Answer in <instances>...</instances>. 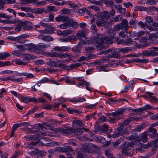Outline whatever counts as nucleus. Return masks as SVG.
Segmentation results:
<instances>
[{
	"instance_id": "c9c22d12",
	"label": "nucleus",
	"mask_w": 158,
	"mask_h": 158,
	"mask_svg": "<svg viewBox=\"0 0 158 158\" xmlns=\"http://www.w3.org/2000/svg\"><path fill=\"white\" fill-rule=\"evenodd\" d=\"M41 39L43 40L48 41H52L53 40V39L50 36H43Z\"/></svg>"
},
{
	"instance_id": "e433bc0d",
	"label": "nucleus",
	"mask_w": 158,
	"mask_h": 158,
	"mask_svg": "<svg viewBox=\"0 0 158 158\" xmlns=\"http://www.w3.org/2000/svg\"><path fill=\"white\" fill-rule=\"evenodd\" d=\"M135 10L136 11H146L147 9L143 6H136L135 7Z\"/></svg>"
},
{
	"instance_id": "8fccbe9b",
	"label": "nucleus",
	"mask_w": 158,
	"mask_h": 158,
	"mask_svg": "<svg viewBox=\"0 0 158 158\" xmlns=\"http://www.w3.org/2000/svg\"><path fill=\"white\" fill-rule=\"evenodd\" d=\"M106 140L105 139L104 137H102L101 139V142L105 143L103 145V146L104 147H107L110 144V142L107 141L106 142V143H105Z\"/></svg>"
},
{
	"instance_id": "3c124183",
	"label": "nucleus",
	"mask_w": 158,
	"mask_h": 158,
	"mask_svg": "<svg viewBox=\"0 0 158 158\" xmlns=\"http://www.w3.org/2000/svg\"><path fill=\"white\" fill-rule=\"evenodd\" d=\"M27 37V35L25 34H22L18 37H16L17 40H20L25 39Z\"/></svg>"
},
{
	"instance_id": "5fc2aeb1",
	"label": "nucleus",
	"mask_w": 158,
	"mask_h": 158,
	"mask_svg": "<svg viewBox=\"0 0 158 158\" xmlns=\"http://www.w3.org/2000/svg\"><path fill=\"white\" fill-rule=\"evenodd\" d=\"M89 8L94 10L95 11H98L100 10V8L99 7L95 6L93 5L89 6Z\"/></svg>"
},
{
	"instance_id": "a878e982",
	"label": "nucleus",
	"mask_w": 158,
	"mask_h": 158,
	"mask_svg": "<svg viewBox=\"0 0 158 158\" xmlns=\"http://www.w3.org/2000/svg\"><path fill=\"white\" fill-rule=\"evenodd\" d=\"M65 81L68 84L73 85L76 84L75 81L70 79L69 77L68 76H65Z\"/></svg>"
},
{
	"instance_id": "72a5a7b5",
	"label": "nucleus",
	"mask_w": 158,
	"mask_h": 158,
	"mask_svg": "<svg viewBox=\"0 0 158 158\" xmlns=\"http://www.w3.org/2000/svg\"><path fill=\"white\" fill-rule=\"evenodd\" d=\"M15 73L14 71L8 70H5L0 72L1 74H10Z\"/></svg>"
},
{
	"instance_id": "4d7b16f0",
	"label": "nucleus",
	"mask_w": 158,
	"mask_h": 158,
	"mask_svg": "<svg viewBox=\"0 0 158 158\" xmlns=\"http://www.w3.org/2000/svg\"><path fill=\"white\" fill-rule=\"evenodd\" d=\"M143 108L144 111L153 109V107L149 104L145 105L143 107Z\"/></svg>"
},
{
	"instance_id": "774afa93",
	"label": "nucleus",
	"mask_w": 158,
	"mask_h": 158,
	"mask_svg": "<svg viewBox=\"0 0 158 158\" xmlns=\"http://www.w3.org/2000/svg\"><path fill=\"white\" fill-rule=\"evenodd\" d=\"M47 8L50 11H56L57 10L55 6H49Z\"/></svg>"
},
{
	"instance_id": "9b49d317",
	"label": "nucleus",
	"mask_w": 158,
	"mask_h": 158,
	"mask_svg": "<svg viewBox=\"0 0 158 158\" xmlns=\"http://www.w3.org/2000/svg\"><path fill=\"white\" fill-rule=\"evenodd\" d=\"M16 76H26V78H33L34 77V75L33 74L30 73H28L26 72L19 73L18 72H16Z\"/></svg>"
},
{
	"instance_id": "69168bd1",
	"label": "nucleus",
	"mask_w": 158,
	"mask_h": 158,
	"mask_svg": "<svg viewBox=\"0 0 158 158\" xmlns=\"http://www.w3.org/2000/svg\"><path fill=\"white\" fill-rule=\"evenodd\" d=\"M95 56H96L93 54H90L88 56L86 57V61H88L89 60L92 59L94 58Z\"/></svg>"
},
{
	"instance_id": "ddd939ff",
	"label": "nucleus",
	"mask_w": 158,
	"mask_h": 158,
	"mask_svg": "<svg viewBox=\"0 0 158 158\" xmlns=\"http://www.w3.org/2000/svg\"><path fill=\"white\" fill-rule=\"evenodd\" d=\"M123 126H121L120 128L118 127L117 132L112 135L111 137L113 138H114L122 135H123Z\"/></svg>"
},
{
	"instance_id": "338daca9",
	"label": "nucleus",
	"mask_w": 158,
	"mask_h": 158,
	"mask_svg": "<svg viewBox=\"0 0 158 158\" xmlns=\"http://www.w3.org/2000/svg\"><path fill=\"white\" fill-rule=\"evenodd\" d=\"M95 56H96L93 54H90L88 56L86 57V61H88L89 60L92 59L94 58Z\"/></svg>"
},
{
	"instance_id": "39448f33",
	"label": "nucleus",
	"mask_w": 158,
	"mask_h": 158,
	"mask_svg": "<svg viewBox=\"0 0 158 158\" xmlns=\"http://www.w3.org/2000/svg\"><path fill=\"white\" fill-rule=\"evenodd\" d=\"M129 147L128 143L126 142H124L122 152L124 155L131 157L133 155V154L132 152H131V153H130V151H128L130 150Z\"/></svg>"
},
{
	"instance_id": "4be33fe9",
	"label": "nucleus",
	"mask_w": 158,
	"mask_h": 158,
	"mask_svg": "<svg viewBox=\"0 0 158 158\" xmlns=\"http://www.w3.org/2000/svg\"><path fill=\"white\" fill-rule=\"evenodd\" d=\"M148 131L144 132L141 135V140L143 142H146L148 141L147 135Z\"/></svg>"
},
{
	"instance_id": "a211bd4d",
	"label": "nucleus",
	"mask_w": 158,
	"mask_h": 158,
	"mask_svg": "<svg viewBox=\"0 0 158 158\" xmlns=\"http://www.w3.org/2000/svg\"><path fill=\"white\" fill-rule=\"evenodd\" d=\"M148 131L149 133H151L150 135L152 138H154L156 136L157 132L155 128L153 127H150L149 128V131ZM149 135H150L149 134Z\"/></svg>"
},
{
	"instance_id": "412c9836",
	"label": "nucleus",
	"mask_w": 158,
	"mask_h": 158,
	"mask_svg": "<svg viewBox=\"0 0 158 158\" xmlns=\"http://www.w3.org/2000/svg\"><path fill=\"white\" fill-rule=\"evenodd\" d=\"M121 27L122 29H124L126 31H127L128 27V21L126 20L123 19L122 22Z\"/></svg>"
},
{
	"instance_id": "052dcab7",
	"label": "nucleus",
	"mask_w": 158,
	"mask_h": 158,
	"mask_svg": "<svg viewBox=\"0 0 158 158\" xmlns=\"http://www.w3.org/2000/svg\"><path fill=\"white\" fill-rule=\"evenodd\" d=\"M118 121L117 119L114 117H110L109 119V122L111 123H116Z\"/></svg>"
},
{
	"instance_id": "0e129e2a",
	"label": "nucleus",
	"mask_w": 158,
	"mask_h": 158,
	"mask_svg": "<svg viewBox=\"0 0 158 158\" xmlns=\"http://www.w3.org/2000/svg\"><path fill=\"white\" fill-rule=\"evenodd\" d=\"M21 127L20 123H16L14 124L13 127H12V130L15 131L17 129V128Z\"/></svg>"
},
{
	"instance_id": "0eeeda50",
	"label": "nucleus",
	"mask_w": 158,
	"mask_h": 158,
	"mask_svg": "<svg viewBox=\"0 0 158 158\" xmlns=\"http://www.w3.org/2000/svg\"><path fill=\"white\" fill-rule=\"evenodd\" d=\"M1 56H3V57L0 58V59H6V58L8 56H11V54L8 53L7 52H5L3 54H2L1 53H0V55ZM10 63V62L9 61H7V62H0V67H3L5 66H7L9 65V64Z\"/></svg>"
},
{
	"instance_id": "2f4dec72",
	"label": "nucleus",
	"mask_w": 158,
	"mask_h": 158,
	"mask_svg": "<svg viewBox=\"0 0 158 158\" xmlns=\"http://www.w3.org/2000/svg\"><path fill=\"white\" fill-rule=\"evenodd\" d=\"M72 11V10L70 9L63 8L61 10V12L62 13V14L68 15L70 14L71 13Z\"/></svg>"
},
{
	"instance_id": "bb28decb",
	"label": "nucleus",
	"mask_w": 158,
	"mask_h": 158,
	"mask_svg": "<svg viewBox=\"0 0 158 158\" xmlns=\"http://www.w3.org/2000/svg\"><path fill=\"white\" fill-rule=\"evenodd\" d=\"M77 128V129L73 131V132L75 135H80L83 133V131L81 127H79Z\"/></svg>"
},
{
	"instance_id": "79ce46f5",
	"label": "nucleus",
	"mask_w": 158,
	"mask_h": 158,
	"mask_svg": "<svg viewBox=\"0 0 158 158\" xmlns=\"http://www.w3.org/2000/svg\"><path fill=\"white\" fill-rule=\"evenodd\" d=\"M65 3L67 5L70 6L71 8H75L77 7V6L76 4L72 3L70 2H66Z\"/></svg>"
},
{
	"instance_id": "bf43d9fd",
	"label": "nucleus",
	"mask_w": 158,
	"mask_h": 158,
	"mask_svg": "<svg viewBox=\"0 0 158 158\" xmlns=\"http://www.w3.org/2000/svg\"><path fill=\"white\" fill-rule=\"evenodd\" d=\"M47 100L44 99L43 98L41 97L40 98H37V102H42L43 103H45Z\"/></svg>"
},
{
	"instance_id": "b1692460",
	"label": "nucleus",
	"mask_w": 158,
	"mask_h": 158,
	"mask_svg": "<svg viewBox=\"0 0 158 158\" xmlns=\"http://www.w3.org/2000/svg\"><path fill=\"white\" fill-rule=\"evenodd\" d=\"M118 51L123 53H126L130 52L131 51V48L129 47H126L119 49Z\"/></svg>"
},
{
	"instance_id": "9d476101",
	"label": "nucleus",
	"mask_w": 158,
	"mask_h": 158,
	"mask_svg": "<svg viewBox=\"0 0 158 158\" xmlns=\"http://www.w3.org/2000/svg\"><path fill=\"white\" fill-rule=\"evenodd\" d=\"M55 20L58 22H60L61 21L65 22L68 21L69 19L68 17L65 15H59L57 17L55 18Z\"/></svg>"
},
{
	"instance_id": "ea45409f",
	"label": "nucleus",
	"mask_w": 158,
	"mask_h": 158,
	"mask_svg": "<svg viewBox=\"0 0 158 158\" xmlns=\"http://www.w3.org/2000/svg\"><path fill=\"white\" fill-rule=\"evenodd\" d=\"M139 142L140 141H139ZM138 144L142 148L145 149H147L149 147L151 146V145L148 143L147 144H145L141 143L139 142V144H138V143H137V145Z\"/></svg>"
},
{
	"instance_id": "423d86ee",
	"label": "nucleus",
	"mask_w": 158,
	"mask_h": 158,
	"mask_svg": "<svg viewBox=\"0 0 158 158\" xmlns=\"http://www.w3.org/2000/svg\"><path fill=\"white\" fill-rule=\"evenodd\" d=\"M57 132L61 135L71 134L73 133V129L71 127L66 128H58L56 130Z\"/></svg>"
},
{
	"instance_id": "cd10ccee",
	"label": "nucleus",
	"mask_w": 158,
	"mask_h": 158,
	"mask_svg": "<svg viewBox=\"0 0 158 158\" xmlns=\"http://www.w3.org/2000/svg\"><path fill=\"white\" fill-rule=\"evenodd\" d=\"M70 24H69L68 21L67 23H64V24H62L60 25H59L57 26L58 28H61L63 29H65L67 28H69L70 27H69L70 25Z\"/></svg>"
},
{
	"instance_id": "473e14b6",
	"label": "nucleus",
	"mask_w": 158,
	"mask_h": 158,
	"mask_svg": "<svg viewBox=\"0 0 158 158\" xmlns=\"http://www.w3.org/2000/svg\"><path fill=\"white\" fill-rule=\"evenodd\" d=\"M21 28H22V26L21 21L17 24L15 30L16 31L18 32L21 31Z\"/></svg>"
},
{
	"instance_id": "680f3d73",
	"label": "nucleus",
	"mask_w": 158,
	"mask_h": 158,
	"mask_svg": "<svg viewBox=\"0 0 158 158\" xmlns=\"http://www.w3.org/2000/svg\"><path fill=\"white\" fill-rule=\"evenodd\" d=\"M47 64L48 65L51 66H57L56 63L54 61H50L48 62Z\"/></svg>"
},
{
	"instance_id": "6ab92c4d",
	"label": "nucleus",
	"mask_w": 158,
	"mask_h": 158,
	"mask_svg": "<svg viewBox=\"0 0 158 158\" xmlns=\"http://www.w3.org/2000/svg\"><path fill=\"white\" fill-rule=\"evenodd\" d=\"M69 57V55L65 53H57L56 52H55L54 57L67 58Z\"/></svg>"
},
{
	"instance_id": "20e7f679",
	"label": "nucleus",
	"mask_w": 158,
	"mask_h": 158,
	"mask_svg": "<svg viewBox=\"0 0 158 158\" xmlns=\"http://www.w3.org/2000/svg\"><path fill=\"white\" fill-rule=\"evenodd\" d=\"M123 112H124V110L123 109H120L114 112L110 113V114L118 120L123 118Z\"/></svg>"
},
{
	"instance_id": "dca6fc26",
	"label": "nucleus",
	"mask_w": 158,
	"mask_h": 158,
	"mask_svg": "<svg viewBox=\"0 0 158 158\" xmlns=\"http://www.w3.org/2000/svg\"><path fill=\"white\" fill-rule=\"evenodd\" d=\"M73 127L75 128L81 127L82 126L84 125L81 121L75 120L73 121Z\"/></svg>"
},
{
	"instance_id": "e2e57ef3",
	"label": "nucleus",
	"mask_w": 158,
	"mask_h": 158,
	"mask_svg": "<svg viewBox=\"0 0 158 158\" xmlns=\"http://www.w3.org/2000/svg\"><path fill=\"white\" fill-rule=\"evenodd\" d=\"M91 29L93 30L94 34L96 33L97 31V29L96 25L93 24L91 26Z\"/></svg>"
},
{
	"instance_id": "393cba45",
	"label": "nucleus",
	"mask_w": 158,
	"mask_h": 158,
	"mask_svg": "<svg viewBox=\"0 0 158 158\" xmlns=\"http://www.w3.org/2000/svg\"><path fill=\"white\" fill-rule=\"evenodd\" d=\"M158 37V35L156 33H153L149 35L148 40L150 41H153L156 40Z\"/></svg>"
},
{
	"instance_id": "7ed1b4c3",
	"label": "nucleus",
	"mask_w": 158,
	"mask_h": 158,
	"mask_svg": "<svg viewBox=\"0 0 158 158\" xmlns=\"http://www.w3.org/2000/svg\"><path fill=\"white\" fill-rule=\"evenodd\" d=\"M56 149L60 152H65L68 155H71L75 154L73 148L70 146H67L66 148L59 147L56 148Z\"/></svg>"
},
{
	"instance_id": "7c9ffc66",
	"label": "nucleus",
	"mask_w": 158,
	"mask_h": 158,
	"mask_svg": "<svg viewBox=\"0 0 158 158\" xmlns=\"http://www.w3.org/2000/svg\"><path fill=\"white\" fill-rule=\"evenodd\" d=\"M73 31L71 29H67L64 30L63 31V36H67L71 34Z\"/></svg>"
},
{
	"instance_id": "2eb2a0df",
	"label": "nucleus",
	"mask_w": 158,
	"mask_h": 158,
	"mask_svg": "<svg viewBox=\"0 0 158 158\" xmlns=\"http://www.w3.org/2000/svg\"><path fill=\"white\" fill-rule=\"evenodd\" d=\"M132 40L131 38H128L126 39L125 40H121L118 43L119 44H123V45H127L128 46L132 43Z\"/></svg>"
},
{
	"instance_id": "58836bf2",
	"label": "nucleus",
	"mask_w": 158,
	"mask_h": 158,
	"mask_svg": "<svg viewBox=\"0 0 158 158\" xmlns=\"http://www.w3.org/2000/svg\"><path fill=\"white\" fill-rule=\"evenodd\" d=\"M147 94L149 96L150 99L152 101L154 102L156 100V97L152 96L154 95V94L153 93H152L149 92H147Z\"/></svg>"
},
{
	"instance_id": "de8ad7c7",
	"label": "nucleus",
	"mask_w": 158,
	"mask_h": 158,
	"mask_svg": "<svg viewBox=\"0 0 158 158\" xmlns=\"http://www.w3.org/2000/svg\"><path fill=\"white\" fill-rule=\"evenodd\" d=\"M96 114V112L93 114L88 115L86 116L85 119L86 120H88L90 118H94L95 115Z\"/></svg>"
},
{
	"instance_id": "09e8293b",
	"label": "nucleus",
	"mask_w": 158,
	"mask_h": 158,
	"mask_svg": "<svg viewBox=\"0 0 158 158\" xmlns=\"http://www.w3.org/2000/svg\"><path fill=\"white\" fill-rule=\"evenodd\" d=\"M12 76H8L6 77H0V80L2 81H6L8 80H10L12 81Z\"/></svg>"
},
{
	"instance_id": "a18cd8bd",
	"label": "nucleus",
	"mask_w": 158,
	"mask_h": 158,
	"mask_svg": "<svg viewBox=\"0 0 158 158\" xmlns=\"http://www.w3.org/2000/svg\"><path fill=\"white\" fill-rule=\"evenodd\" d=\"M94 49V48L93 46L86 47L85 48V51L87 53L91 52Z\"/></svg>"
},
{
	"instance_id": "49530a36",
	"label": "nucleus",
	"mask_w": 158,
	"mask_h": 158,
	"mask_svg": "<svg viewBox=\"0 0 158 158\" xmlns=\"http://www.w3.org/2000/svg\"><path fill=\"white\" fill-rule=\"evenodd\" d=\"M12 54L14 56H19L21 54V52L19 50H15L12 52Z\"/></svg>"
},
{
	"instance_id": "a19ab883",
	"label": "nucleus",
	"mask_w": 158,
	"mask_h": 158,
	"mask_svg": "<svg viewBox=\"0 0 158 158\" xmlns=\"http://www.w3.org/2000/svg\"><path fill=\"white\" fill-rule=\"evenodd\" d=\"M0 18L11 19L12 18V17L11 16L6 15L4 13H0Z\"/></svg>"
},
{
	"instance_id": "37998d69",
	"label": "nucleus",
	"mask_w": 158,
	"mask_h": 158,
	"mask_svg": "<svg viewBox=\"0 0 158 158\" xmlns=\"http://www.w3.org/2000/svg\"><path fill=\"white\" fill-rule=\"evenodd\" d=\"M16 47L17 48L19 49L21 51H24L27 49L25 46V44L24 45H15Z\"/></svg>"
},
{
	"instance_id": "5701e85b",
	"label": "nucleus",
	"mask_w": 158,
	"mask_h": 158,
	"mask_svg": "<svg viewBox=\"0 0 158 158\" xmlns=\"http://www.w3.org/2000/svg\"><path fill=\"white\" fill-rule=\"evenodd\" d=\"M76 36L79 40H81L82 37H84L85 40H86L87 39L86 34L82 31L77 33L76 34Z\"/></svg>"
},
{
	"instance_id": "6e6552de",
	"label": "nucleus",
	"mask_w": 158,
	"mask_h": 158,
	"mask_svg": "<svg viewBox=\"0 0 158 158\" xmlns=\"http://www.w3.org/2000/svg\"><path fill=\"white\" fill-rule=\"evenodd\" d=\"M142 54L144 56H156L158 55V53L154 50H151L149 51L145 50L142 52Z\"/></svg>"
},
{
	"instance_id": "f8f14e48",
	"label": "nucleus",
	"mask_w": 158,
	"mask_h": 158,
	"mask_svg": "<svg viewBox=\"0 0 158 158\" xmlns=\"http://www.w3.org/2000/svg\"><path fill=\"white\" fill-rule=\"evenodd\" d=\"M129 140H135L134 142V143H133L134 144L137 145V143L139 144V140L138 139V134L136 133H135L132 134V135L130 136L128 138Z\"/></svg>"
},
{
	"instance_id": "f257e3e1",
	"label": "nucleus",
	"mask_w": 158,
	"mask_h": 158,
	"mask_svg": "<svg viewBox=\"0 0 158 158\" xmlns=\"http://www.w3.org/2000/svg\"><path fill=\"white\" fill-rule=\"evenodd\" d=\"M115 33V31L113 30L110 29L108 31V33H110V38L107 37L104 39V41L102 39L99 38H95L94 39L93 37L90 38L89 40H87L86 42L83 41L80 44L81 46H82L83 44L86 45V44H90L93 43V40L98 45H102L104 43H106L108 44H111L113 43L112 39L114 38V35Z\"/></svg>"
},
{
	"instance_id": "aec40b11",
	"label": "nucleus",
	"mask_w": 158,
	"mask_h": 158,
	"mask_svg": "<svg viewBox=\"0 0 158 158\" xmlns=\"http://www.w3.org/2000/svg\"><path fill=\"white\" fill-rule=\"evenodd\" d=\"M25 46L27 47L28 50L30 51H37V45L33 44H25Z\"/></svg>"
},
{
	"instance_id": "f03ea898",
	"label": "nucleus",
	"mask_w": 158,
	"mask_h": 158,
	"mask_svg": "<svg viewBox=\"0 0 158 158\" xmlns=\"http://www.w3.org/2000/svg\"><path fill=\"white\" fill-rule=\"evenodd\" d=\"M110 17L109 12L107 10L104 11L97 16L96 23L99 27L103 26L106 24Z\"/></svg>"
},
{
	"instance_id": "c03bdc74",
	"label": "nucleus",
	"mask_w": 158,
	"mask_h": 158,
	"mask_svg": "<svg viewBox=\"0 0 158 158\" xmlns=\"http://www.w3.org/2000/svg\"><path fill=\"white\" fill-rule=\"evenodd\" d=\"M158 0H148L146 3L148 5H152L156 3Z\"/></svg>"
},
{
	"instance_id": "4468645a",
	"label": "nucleus",
	"mask_w": 158,
	"mask_h": 158,
	"mask_svg": "<svg viewBox=\"0 0 158 158\" xmlns=\"http://www.w3.org/2000/svg\"><path fill=\"white\" fill-rule=\"evenodd\" d=\"M50 47L49 44H45L43 43H39L37 45V51L44 50L46 48Z\"/></svg>"
},
{
	"instance_id": "1a4fd4ad",
	"label": "nucleus",
	"mask_w": 158,
	"mask_h": 158,
	"mask_svg": "<svg viewBox=\"0 0 158 158\" xmlns=\"http://www.w3.org/2000/svg\"><path fill=\"white\" fill-rule=\"evenodd\" d=\"M22 28L25 30H30L32 29L31 23L28 21H21Z\"/></svg>"
},
{
	"instance_id": "f3484780",
	"label": "nucleus",
	"mask_w": 158,
	"mask_h": 158,
	"mask_svg": "<svg viewBox=\"0 0 158 158\" xmlns=\"http://www.w3.org/2000/svg\"><path fill=\"white\" fill-rule=\"evenodd\" d=\"M69 24H70V26H69V28H71V27L74 28H76L78 26V23L77 22H75L74 21L73 19H70L68 20Z\"/></svg>"
},
{
	"instance_id": "c756f323",
	"label": "nucleus",
	"mask_w": 158,
	"mask_h": 158,
	"mask_svg": "<svg viewBox=\"0 0 158 158\" xmlns=\"http://www.w3.org/2000/svg\"><path fill=\"white\" fill-rule=\"evenodd\" d=\"M105 154L107 158H114V157L113 155L110 152V150L106 149L105 151Z\"/></svg>"
},
{
	"instance_id": "864d4df0",
	"label": "nucleus",
	"mask_w": 158,
	"mask_h": 158,
	"mask_svg": "<svg viewBox=\"0 0 158 158\" xmlns=\"http://www.w3.org/2000/svg\"><path fill=\"white\" fill-rule=\"evenodd\" d=\"M134 112H136L137 114H140L142 112L144 111L143 110V107L138 109H134Z\"/></svg>"
},
{
	"instance_id": "c85d7f7f",
	"label": "nucleus",
	"mask_w": 158,
	"mask_h": 158,
	"mask_svg": "<svg viewBox=\"0 0 158 158\" xmlns=\"http://www.w3.org/2000/svg\"><path fill=\"white\" fill-rule=\"evenodd\" d=\"M38 109V108L37 107L34 108L28 111L26 114L24 115V116H27L36 111Z\"/></svg>"
},
{
	"instance_id": "13d9d810",
	"label": "nucleus",
	"mask_w": 158,
	"mask_h": 158,
	"mask_svg": "<svg viewBox=\"0 0 158 158\" xmlns=\"http://www.w3.org/2000/svg\"><path fill=\"white\" fill-rule=\"evenodd\" d=\"M83 151L84 152H92V150L88 147H85L83 148Z\"/></svg>"
},
{
	"instance_id": "603ef678",
	"label": "nucleus",
	"mask_w": 158,
	"mask_h": 158,
	"mask_svg": "<svg viewBox=\"0 0 158 158\" xmlns=\"http://www.w3.org/2000/svg\"><path fill=\"white\" fill-rule=\"evenodd\" d=\"M134 112H136L137 114H140L142 112L144 111L143 110V107L138 109H134Z\"/></svg>"
},
{
	"instance_id": "6e6d98bb",
	"label": "nucleus",
	"mask_w": 158,
	"mask_h": 158,
	"mask_svg": "<svg viewBox=\"0 0 158 158\" xmlns=\"http://www.w3.org/2000/svg\"><path fill=\"white\" fill-rule=\"evenodd\" d=\"M145 20L146 22L148 23H151L153 21L152 18L150 16H147L145 18Z\"/></svg>"
},
{
	"instance_id": "f704fd0d",
	"label": "nucleus",
	"mask_w": 158,
	"mask_h": 158,
	"mask_svg": "<svg viewBox=\"0 0 158 158\" xmlns=\"http://www.w3.org/2000/svg\"><path fill=\"white\" fill-rule=\"evenodd\" d=\"M14 62L16 64L19 65H25L26 64V63L23 62L21 59H19L15 60Z\"/></svg>"
},
{
	"instance_id": "4c0bfd02",
	"label": "nucleus",
	"mask_w": 158,
	"mask_h": 158,
	"mask_svg": "<svg viewBox=\"0 0 158 158\" xmlns=\"http://www.w3.org/2000/svg\"><path fill=\"white\" fill-rule=\"evenodd\" d=\"M104 61L103 60H99L96 61H94L90 63V64L92 66H94L95 65H100L101 63H103Z\"/></svg>"
}]
</instances>
